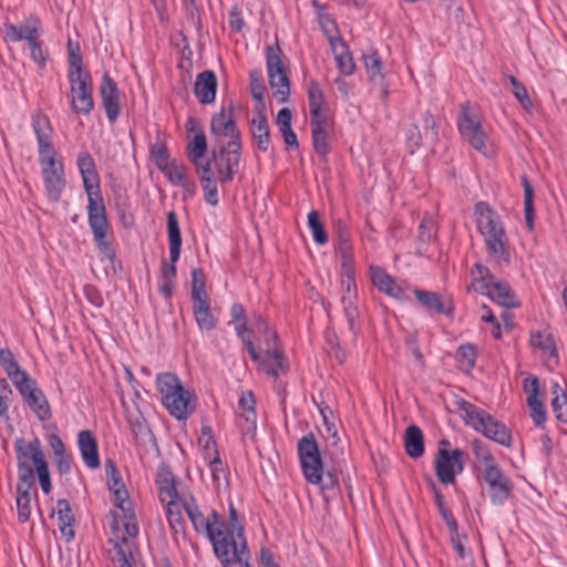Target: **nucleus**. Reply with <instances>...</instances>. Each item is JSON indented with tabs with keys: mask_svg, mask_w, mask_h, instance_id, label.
I'll list each match as a JSON object with an SVG mask.
<instances>
[{
	"mask_svg": "<svg viewBox=\"0 0 567 567\" xmlns=\"http://www.w3.org/2000/svg\"><path fill=\"white\" fill-rule=\"evenodd\" d=\"M530 344L533 348L542 351L546 364L551 367L557 364L558 357L551 333L548 331H538L530 334Z\"/></svg>",
	"mask_w": 567,
	"mask_h": 567,
	"instance_id": "35",
	"label": "nucleus"
},
{
	"mask_svg": "<svg viewBox=\"0 0 567 567\" xmlns=\"http://www.w3.org/2000/svg\"><path fill=\"white\" fill-rule=\"evenodd\" d=\"M483 295L504 308H516L519 306V301L515 292L508 284L504 281L495 280Z\"/></svg>",
	"mask_w": 567,
	"mask_h": 567,
	"instance_id": "32",
	"label": "nucleus"
},
{
	"mask_svg": "<svg viewBox=\"0 0 567 567\" xmlns=\"http://www.w3.org/2000/svg\"><path fill=\"white\" fill-rule=\"evenodd\" d=\"M405 452L410 457L417 458L424 453L423 434L419 426L411 425L406 429L404 437Z\"/></svg>",
	"mask_w": 567,
	"mask_h": 567,
	"instance_id": "44",
	"label": "nucleus"
},
{
	"mask_svg": "<svg viewBox=\"0 0 567 567\" xmlns=\"http://www.w3.org/2000/svg\"><path fill=\"white\" fill-rule=\"evenodd\" d=\"M308 226L311 230L313 240L318 245H324L328 243V235L324 230L322 223L320 221V216L317 210H311L308 214Z\"/></svg>",
	"mask_w": 567,
	"mask_h": 567,
	"instance_id": "55",
	"label": "nucleus"
},
{
	"mask_svg": "<svg viewBox=\"0 0 567 567\" xmlns=\"http://www.w3.org/2000/svg\"><path fill=\"white\" fill-rule=\"evenodd\" d=\"M210 131L216 137H227L229 141L240 142V132L236 125L231 106L223 107L213 115Z\"/></svg>",
	"mask_w": 567,
	"mask_h": 567,
	"instance_id": "22",
	"label": "nucleus"
},
{
	"mask_svg": "<svg viewBox=\"0 0 567 567\" xmlns=\"http://www.w3.org/2000/svg\"><path fill=\"white\" fill-rule=\"evenodd\" d=\"M310 128L315 151L319 155H326L329 152V137L333 130L332 115L310 117Z\"/></svg>",
	"mask_w": 567,
	"mask_h": 567,
	"instance_id": "21",
	"label": "nucleus"
},
{
	"mask_svg": "<svg viewBox=\"0 0 567 567\" xmlns=\"http://www.w3.org/2000/svg\"><path fill=\"white\" fill-rule=\"evenodd\" d=\"M156 386L162 403L168 413L177 420H186L195 409L194 394L185 389L178 377L171 372H162L156 377Z\"/></svg>",
	"mask_w": 567,
	"mask_h": 567,
	"instance_id": "2",
	"label": "nucleus"
},
{
	"mask_svg": "<svg viewBox=\"0 0 567 567\" xmlns=\"http://www.w3.org/2000/svg\"><path fill=\"white\" fill-rule=\"evenodd\" d=\"M235 331L237 337L245 344L251 360L258 359V351L254 346L252 339L250 337V331L248 329L247 320L235 322Z\"/></svg>",
	"mask_w": 567,
	"mask_h": 567,
	"instance_id": "56",
	"label": "nucleus"
},
{
	"mask_svg": "<svg viewBox=\"0 0 567 567\" xmlns=\"http://www.w3.org/2000/svg\"><path fill=\"white\" fill-rule=\"evenodd\" d=\"M151 155L159 169L172 161L166 145L162 142H156L151 146Z\"/></svg>",
	"mask_w": 567,
	"mask_h": 567,
	"instance_id": "62",
	"label": "nucleus"
},
{
	"mask_svg": "<svg viewBox=\"0 0 567 567\" xmlns=\"http://www.w3.org/2000/svg\"><path fill=\"white\" fill-rule=\"evenodd\" d=\"M198 443L203 449V458L205 462L209 461V458H215V456H219L214 436H199Z\"/></svg>",
	"mask_w": 567,
	"mask_h": 567,
	"instance_id": "64",
	"label": "nucleus"
},
{
	"mask_svg": "<svg viewBox=\"0 0 567 567\" xmlns=\"http://www.w3.org/2000/svg\"><path fill=\"white\" fill-rule=\"evenodd\" d=\"M411 288L402 279H394L386 295L398 300H409L411 298Z\"/></svg>",
	"mask_w": 567,
	"mask_h": 567,
	"instance_id": "61",
	"label": "nucleus"
},
{
	"mask_svg": "<svg viewBox=\"0 0 567 567\" xmlns=\"http://www.w3.org/2000/svg\"><path fill=\"white\" fill-rule=\"evenodd\" d=\"M457 126L461 136L477 152L493 156L495 148L482 125V116L476 106L470 103L461 105Z\"/></svg>",
	"mask_w": 567,
	"mask_h": 567,
	"instance_id": "6",
	"label": "nucleus"
},
{
	"mask_svg": "<svg viewBox=\"0 0 567 567\" xmlns=\"http://www.w3.org/2000/svg\"><path fill=\"white\" fill-rule=\"evenodd\" d=\"M524 391L527 394V405L530 409V416L536 425L546 421V411L539 399V381L535 375H528L524 380Z\"/></svg>",
	"mask_w": 567,
	"mask_h": 567,
	"instance_id": "25",
	"label": "nucleus"
},
{
	"mask_svg": "<svg viewBox=\"0 0 567 567\" xmlns=\"http://www.w3.org/2000/svg\"><path fill=\"white\" fill-rule=\"evenodd\" d=\"M363 62L369 80L375 85L384 86L383 62L375 51H369L363 55Z\"/></svg>",
	"mask_w": 567,
	"mask_h": 567,
	"instance_id": "43",
	"label": "nucleus"
},
{
	"mask_svg": "<svg viewBox=\"0 0 567 567\" xmlns=\"http://www.w3.org/2000/svg\"><path fill=\"white\" fill-rule=\"evenodd\" d=\"M217 79L213 71L200 72L194 83V93L203 104H210L216 99Z\"/></svg>",
	"mask_w": 567,
	"mask_h": 567,
	"instance_id": "29",
	"label": "nucleus"
},
{
	"mask_svg": "<svg viewBox=\"0 0 567 567\" xmlns=\"http://www.w3.org/2000/svg\"><path fill=\"white\" fill-rule=\"evenodd\" d=\"M474 213L477 229L483 237L505 230L501 216L487 203H477Z\"/></svg>",
	"mask_w": 567,
	"mask_h": 567,
	"instance_id": "18",
	"label": "nucleus"
},
{
	"mask_svg": "<svg viewBox=\"0 0 567 567\" xmlns=\"http://www.w3.org/2000/svg\"><path fill=\"white\" fill-rule=\"evenodd\" d=\"M111 517L110 526L115 537V544L120 543L130 549L127 539L136 537L140 530L134 511L112 513Z\"/></svg>",
	"mask_w": 567,
	"mask_h": 567,
	"instance_id": "17",
	"label": "nucleus"
},
{
	"mask_svg": "<svg viewBox=\"0 0 567 567\" xmlns=\"http://www.w3.org/2000/svg\"><path fill=\"white\" fill-rule=\"evenodd\" d=\"M292 113L288 107L281 109L277 114V125L287 146L298 147V138L291 128Z\"/></svg>",
	"mask_w": 567,
	"mask_h": 567,
	"instance_id": "46",
	"label": "nucleus"
},
{
	"mask_svg": "<svg viewBox=\"0 0 567 567\" xmlns=\"http://www.w3.org/2000/svg\"><path fill=\"white\" fill-rule=\"evenodd\" d=\"M58 519V527L65 538L66 542H71L74 538V516L72 514L71 505L69 501L62 498L56 502L54 511Z\"/></svg>",
	"mask_w": 567,
	"mask_h": 567,
	"instance_id": "37",
	"label": "nucleus"
},
{
	"mask_svg": "<svg viewBox=\"0 0 567 567\" xmlns=\"http://www.w3.org/2000/svg\"><path fill=\"white\" fill-rule=\"evenodd\" d=\"M483 477L488 486V496L494 505H503L511 496L513 483L499 465L489 466L483 471Z\"/></svg>",
	"mask_w": 567,
	"mask_h": 567,
	"instance_id": "16",
	"label": "nucleus"
},
{
	"mask_svg": "<svg viewBox=\"0 0 567 567\" xmlns=\"http://www.w3.org/2000/svg\"><path fill=\"white\" fill-rule=\"evenodd\" d=\"M199 176V181L205 194V200L212 205L217 206L219 203L218 199V189L216 185V181L214 179V174L212 168H205L204 171L196 172Z\"/></svg>",
	"mask_w": 567,
	"mask_h": 567,
	"instance_id": "49",
	"label": "nucleus"
},
{
	"mask_svg": "<svg viewBox=\"0 0 567 567\" xmlns=\"http://www.w3.org/2000/svg\"><path fill=\"white\" fill-rule=\"evenodd\" d=\"M477 351L473 344H464L457 349V360L460 365L465 370L474 368L476 362Z\"/></svg>",
	"mask_w": 567,
	"mask_h": 567,
	"instance_id": "60",
	"label": "nucleus"
},
{
	"mask_svg": "<svg viewBox=\"0 0 567 567\" xmlns=\"http://www.w3.org/2000/svg\"><path fill=\"white\" fill-rule=\"evenodd\" d=\"M76 165L83 181L84 190L87 195V218L93 233L94 243L106 258L113 259L115 252L107 239L111 226L100 189V177L95 162L92 155L84 151L79 153Z\"/></svg>",
	"mask_w": 567,
	"mask_h": 567,
	"instance_id": "1",
	"label": "nucleus"
},
{
	"mask_svg": "<svg viewBox=\"0 0 567 567\" xmlns=\"http://www.w3.org/2000/svg\"><path fill=\"white\" fill-rule=\"evenodd\" d=\"M298 457L306 481L313 485H321L323 489L333 487L338 478L331 472L323 475V464L318 443L312 433L303 435L297 445Z\"/></svg>",
	"mask_w": 567,
	"mask_h": 567,
	"instance_id": "3",
	"label": "nucleus"
},
{
	"mask_svg": "<svg viewBox=\"0 0 567 567\" xmlns=\"http://www.w3.org/2000/svg\"><path fill=\"white\" fill-rule=\"evenodd\" d=\"M484 238L487 254L499 267H507L511 264L512 249L506 230L488 235Z\"/></svg>",
	"mask_w": 567,
	"mask_h": 567,
	"instance_id": "20",
	"label": "nucleus"
},
{
	"mask_svg": "<svg viewBox=\"0 0 567 567\" xmlns=\"http://www.w3.org/2000/svg\"><path fill=\"white\" fill-rule=\"evenodd\" d=\"M182 506L197 533H204L216 550L217 544H224L225 538L220 537L219 515L216 511L210 512L212 519L200 511L195 497L192 494H182Z\"/></svg>",
	"mask_w": 567,
	"mask_h": 567,
	"instance_id": "7",
	"label": "nucleus"
},
{
	"mask_svg": "<svg viewBox=\"0 0 567 567\" xmlns=\"http://www.w3.org/2000/svg\"><path fill=\"white\" fill-rule=\"evenodd\" d=\"M69 51V74L68 75H76L87 73V71L82 68V56L80 53V48L78 44H73L71 41L68 43Z\"/></svg>",
	"mask_w": 567,
	"mask_h": 567,
	"instance_id": "58",
	"label": "nucleus"
},
{
	"mask_svg": "<svg viewBox=\"0 0 567 567\" xmlns=\"http://www.w3.org/2000/svg\"><path fill=\"white\" fill-rule=\"evenodd\" d=\"M227 546V544H217L216 550L214 551L221 565L230 566L238 564L240 567H251L249 563L250 551L247 542H243L241 545L238 544L230 548Z\"/></svg>",
	"mask_w": 567,
	"mask_h": 567,
	"instance_id": "23",
	"label": "nucleus"
},
{
	"mask_svg": "<svg viewBox=\"0 0 567 567\" xmlns=\"http://www.w3.org/2000/svg\"><path fill=\"white\" fill-rule=\"evenodd\" d=\"M435 223L431 215L425 214L419 226L416 251L420 256L426 254V247L434 237Z\"/></svg>",
	"mask_w": 567,
	"mask_h": 567,
	"instance_id": "47",
	"label": "nucleus"
},
{
	"mask_svg": "<svg viewBox=\"0 0 567 567\" xmlns=\"http://www.w3.org/2000/svg\"><path fill=\"white\" fill-rule=\"evenodd\" d=\"M56 155V152L39 155L44 188L49 199L53 203L60 200L65 187L63 164Z\"/></svg>",
	"mask_w": 567,
	"mask_h": 567,
	"instance_id": "9",
	"label": "nucleus"
},
{
	"mask_svg": "<svg viewBox=\"0 0 567 567\" xmlns=\"http://www.w3.org/2000/svg\"><path fill=\"white\" fill-rule=\"evenodd\" d=\"M251 134L261 152H267L270 144V135L267 116L262 111H258L251 120Z\"/></svg>",
	"mask_w": 567,
	"mask_h": 567,
	"instance_id": "40",
	"label": "nucleus"
},
{
	"mask_svg": "<svg viewBox=\"0 0 567 567\" xmlns=\"http://www.w3.org/2000/svg\"><path fill=\"white\" fill-rule=\"evenodd\" d=\"M307 97L310 117L331 115L321 85L316 80L307 83Z\"/></svg>",
	"mask_w": 567,
	"mask_h": 567,
	"instance_id": "33",
	"label": "nucleus"
},
{
	"mask_svg": "<svg viewBox=\"0 0 567 567\" xmlns=\"http://www.w3.org/2000/svg\"><path fill=\"white\" fill-rule=\"evenodd\" d=\"M100 92L109 121H116L121 113L118 90L116 83L110 78V75L104 74L100 86Z\"/></svg>",
	"mask_w": 567,
	"mask_h": 567,
	"instance_id": "26",
	"label": "nucleus"
},
{
	"mask_svg": "<svg viewBox=\"0 0 567 567\" xmlns=\"http://www.w3.org/2000/svg\"><path fill=\"white\" fill-rule=\"evenodd\" d=\"M168 181L177 186H181L187 193H194L196 186L187 176V168L178 164L176 161H171L161 168Z\"/></svg>",
	"mask_w": 567,
	"mask_h": 567,
	"instance_id": "36",
	"label": "nucleus"
},
{
	"mask_svg": "<svg viewBox=\"0 0 567 567\" xmlns=\"http://www.w3.org/2000/svg\"><path fill=\"white\" fill-rule=\"evenodd\" d=\"M523 186H524V209H525V219L528 229H533L534 227V190L526 177H523Z\"/></svg>",
	"mask_w": 567,
	"mask_h": 567,
	"instance_id": "53",
	"label": "nucleus"
},
{
	"mask_svg": "<svg viewBox=\"0 0 567 567\" xmlns=\"http://www.w3.org/2000/svg\"><path fill=\"white\" fill-rule=\"evenodd\" d=\"M460 411L465 424L473 427L476 432L482 433L487 439L503 446L508 447L512 445V435L507 427L481 408L463 402Z\"/></svg>",
	"mask_w": 567,
	"mask_h": 567,
	"instance_id": "5",
	"label": "nucleus"
},
{
	"mask_svg": "<svg viewBox=\"0 0 567 567\" xmlns=\"http://www.w3.org/2000/svg\"><path fill=\"white\" fill-rule=\"evenodd\" d=\"M370 274H371V280L373 285L382 292L386 293L390 289V286L392 285L393 278L388 272H385L383 269L371 266L370 267Z\"/></svg>",
	"mask_w": 567,
	"mask_h": 567,
	"instance_id": "59",
	"label": "nucleus"
},
{
	"mask_svg": "<svg viewBox=\"0 0 567 567\" xmlns=\"http://www.w3.org/2000/svg\"><path fill=\"white\" fill-rule=\"evenodd\" d=\"M282 53L279 47H268L266 54V65L269 85L272 95L278 102L284 103L290 94V82L288 69L282 61Z\"/></svg>",
	"mask_w": 567,
	"mask_h": 567,
	"instance_id": "8",
	"label": "nucleus"
},
{
	"mask_svg": "<svg viewBox=\"0 0 567 567\" xmlns=\"http://www.w3.org/2000/svg\"><path fill=\"white\" fill-rule=\"evenodd\" d=\"M250 92L255 100L262 102L265 94V84L260 71L254 70L250 72Z\"/></svg>",
	"mask_w": 567,
	"mask_h": 567,
	"instance_id": "63",
	"label": "nucleus"
},
{
	"mask_svg": "<svg viewBox=\"0 0 567 567\" xmlns=\"http://www.w3.org/2000/svg\"><path fill=\"white\" fill-rule=\"evenodd\" d=\"M70 106L73 113L89 115L94 107L93 83L90 73L68 75Z\"/></svg>",
	"mask_w": 567,
	"mask_h": 567,
	"instance_id": "10",
	"label": "nucleus"
},
{
	"mask_svg": "<svg viewBox=\"0 0 567 567\" xmlns=\"http://www.w3.org/2000/svg\"><path fill=\"white\" fill-rule=\"evenodd\" d=\"M0 367L12 384L23 379L29 373L23 370L9 348L0 349Z\"/></svg>",
	"mask_w": 567,
	"mask_h": 567,
	"instance_id": "41",
	"label": "nucleus"
},
{
	"mask_svg": "<svg viewBox=\"0 0 567 567\" xmlns=\"http://www.w3.org/2000/svg\"><path fill=\"white\" fill-rule=\"evenodd\" d=\"M412 293L425 309L437 313L445 312L444 302L441 295L437 292L423 289H413Z\"/></svg>",
	"mask_w": 567,
	"mask_h": 567,
	"instance_id": "48",
	"label": "nucleus"
},
{
	"mask_svg": "<svg viewBox=\"0 0 567 567\" xmlns=\"http://www.w3.org/2000/svg\"><path fill=\"white\" fill-rule=\"evenodd\" d=\"M192 301L199 299H207L206 281L204 271L200 268H195L192 271Z\"/></svg>",
	"mask_w": 567,
	"mask_h": 567,
	"instance_id": "54",
	"label": "nucleus"
},
{
	"mask_svg": "<svg viewBox=\"0 0 567 567\" xmlns=\"http://www.w3.org/2000/svg\"><path fill=\"white\" fill-rule=\"evenodd\" d=\"M156 483L158 485L161 502L181 497V494L176 491L174 474L166 466L158 468Z\"/></svg>",
	"mask_w": 567,
	"mask_h": 567,
	"instance_id": "42",
	"label": "nucleus"
},
{
	"mask_svg": "<svg viewBox=\"0 0 567 567\" xmlns=\"http://www.w3.org/2000/svg\"><path fill=\"white\" fill-rule=\"evenodd\" d=\"M258 320L260 324L264 326L265 331L268 333V336L266 337L268 342V349L264 353L258 352V359L252 361L258 363L259 369L264 371L266 374L272 378H278L281 374L287 373L289 369L288 359L286 358L282 350H280L276 346H270V338L276 340L277 336L275 332L268 329V326L266 324V322L261 320L260 317L258 318Z\"/></svg>",
	"mask_w": 567,
	"mask_h": 567,
	"instance_id": "13",
	"label": "nucleus"
},
{
	"mask_svg": "<svg viewBox=\"0 0 567 567\" xmlns=\"http://www.w3.org/2000/svg\"><path fill=\"white\" fill-rule=\"evenodd\" d=\"M241 142L229 141L213 153V164L216 177L220 183H229L238 171Z\"/></svg>",
	"mask_w": 567,
	"mask_h": 567,
	"instance_id": "11",
	"label": "nucleus"
},
{
	"mask_svg": "<svg viewBox=\"0 0 567 567\" xmlns=\"http://www.w3.org/2000/svg\"><path fill=\"white\" fill-rule=\"evenodd\" d=\"M473 453L483 466V471L489 468V466L498 465L487 445L478 440L473 442Z\"/></svg>",
	"mask_w": 567,
	"mask_h": 567,
	"instance_id": "57",
	"label": "nucleus"
},
{
	"mask_svg": "<svg viewBox=\"0 0 567 567\" xmlns=\"http://www.w3.org/2000/svg\"><path fill=\"white\" fill-rule=\"evenodd\" d=\"M13 385L28 406L41 421H47L51 417L49 402L35 379L28 374Z\"/></svg>",
	"mask_w": 567,
	"mask_h": 567,
	"instance_id": "12",
	"label": "nucleus"
},
{
	"mask_svg": "<svg viewBox=\"0 0 567 567\" xmlns=\"http://www.w3.org/2000/svg\"><path fill=\"white\" fill-rule=\"evenodd\" d=\"M220 527H225V530L220 528V537L225 538L224 544H227L228 548L235 545H241L243 542H247L245 536V527L238 518L237 511L234 505L229 506V524L226 527L225 523H220Z\"/></svg>",
	"mask_w": 567,
	"mask_h": 567,
	"instance_id": "30",
	"label": "nucleus"
},
{
	"mask_svg": "<svg viewBox=\"0 0 567 567\" xmlns=\"http://www.w3.org/2000/svg\"><path fill=\"white\" fill-rule=\"evenodd\" d=\"M243 417L249 425L256 424L255 398L250 391L244 392L238 402Z\"/></svg>",
	"mask_w": 567,
	"mask_h": 567,
	"instance_id": "52",
	"label": "nucleus"
},
{
	"mask_svg": "<svg viewBox=\"0 0 567 567\" xmlns=\"http://www.w3.org/2000/svg\"><path fill=\"white\" fill-rule=\"evenodd\" d=\"M31 122L38 142L39 155L56 152L52 143L53 127L49 116L42 111H37L33 113Z\"/></svg>",
	"mask_w": 567,
	"mask_h": 567,
	"instance_id": "19",
	"label": "nucleus"
},
{
	"mask_svg": "<svg viewBox=\"0 0 567 567\" xmlns=\"http://www.w3.org/2000/svg\"><path fill=\"white\" fill-rule=\"evenodd\" d=\"M330 44L340 73L346 76L353 74L355 65L346 42L331 38Z\"/></svg>",
	"mask_w": 567,
	"mask_h": 567,
	"instance_id": "38",
	"label": "nucleus"
},
{
	"mask_svg": "<svg viewBox=\"0 0 567 567\" xmlns=\"http://www.w3.org/2000/svg\"><path fill=\"white\" fill-rule=\"evenodd\" d=\"M186 130L188 133H194V136L189 140L186 147L189 162L194 165L196 172L212 168L210 162L205 159L207 140L204 131L198 127L197 121L193 117L187 120Z\"/></svg>",
	"mask_w": 567,
	"mask_h": 567,
	"instance_id": "15",
	"label": "nucleus"
},
{
	"mask_svg": "<svg viewBox=\"0 0 567 567\" xmlns=\"http://www.w3.org/2000/svg\"><path fill=\"white\" fill-rule=\"evenodd\" d=\"M24 477H19V482L17 484V507H18V517L20 522L24 523L30 518L31 514V499L32 493L31 482H30V471H25Z\"/></svg>",
	"mask_w": 567,
	"mask_h": 567,
	"instance_id": "31",
	"label": "nucleus"
},
{
	"mask_svg": "<svg viewBox=\"0 0 567 567\" xmlns=\"http://www.w3.org/2000/svg\"><path fill=\"white\" fill-rule=\"evenodd\" d=\"M193 315L202 331H212L217 327L218 319L214 315L209 298L193 301Z\"/></svg>",
	"mask_w": 567,
	"mask_h": 567,
	"instance_id": "34",
	"label": "nucleus"
},
{
	"mask_svg": "<svg viewBox=\"0 0 567 567\" xmlns=\"http://www.w3.org/2000/svg\"><path fill=\"white\" fill-rule=\"evenodd\" d=\"M464 453L460 449H440L435 460V472L443 484H452L464 470Z\"/></svg>",
	"mask_w": 567,
	"mask_h": 567,
	"instance_id": "14",
	"label": "nucleus"
},
{
	"mask_svg": "<svg viewBox=\"0 0 567 567\" xmlns=\"http://www.w3.org/2000/svg\"><path fill=\"white\" fill-rule=\"evenodd\" d=\"M551 394V408L555 417L563 423H567V394L558 383L553 384Z\"/></svg>",
	"mask_w": 567,
	"mask_h": 567,
	"instance_id": "51",
	"label": "nucleus"
},
{
	"mask_svg": "<svg viewBox=\"0 0 567 567\" xmlns=\"http://www.w3.org/2000/svg\"><path fill=\"white\" fill-rule=\"evenodd\" d=\"M39 28L40 20L35 17H29L20 24L6 23V38L11 42L25 40L30 43L37 39Z\"/></svg>",
	"mask_w": 567,
	"mask_h": 567,
	"instance_id": "27",
	"label": "nucleus"
},
{
	"mask_svg": "<svg viewBox=\"0 0 567 567\" xmlns=\"http://www.w3.org/2000/svg\"><path fill=\"white\" fill-rule=\"evenodd\" d=\"M166 507V517L169 524V527L174 534H178L184 532V519L182 516V496L173 499H167L163 502Z\"/></svg>",
	"mask_w": 567,
	"mask_h": 567,
	"instance_id": "45",
	"label": "nucleus"
},
{
	"mask_svg": "<svg viewBox=\"0 0 567 567\" xmlns=\"http://www.w3.org/2000/svg\"><path fill=\"white\" fill-rule=\"evenodd\" d=\"M471 276L473 278V287L480 293H484L485 290L488 289L489 285L495 281L491 270L482 264L474 265L471 269Z\"/></svg>",
	"mask_w": 567,
	"mask_h": 567,
	"instance_id": "50",
	"label": "nucleus"
},
{
	"mask_svg": "<svg viewBox=\"0 0 567 567\" xmlns=\"http://www.w3.org/2000/svg\"><path fill=\"white\" fill-rule=\"evenodd\" d=\"M167 236L169 244V259L177 262L181 256L182 234L177 215L174 210L167 214Z\"/></svg>",
	"mask_w": 567,
	"mask_h": 567,
	"instance_id": "39",
	"label": "nucleus"
},
{
	"mask_svg": "<svg viewBox=\"0 0 567 567\" xmlns=\"http://www.w3.org/2000/svg\"><path fill=\"white\" fill-rule=\"evenodd\" d=\"M343 295L341 297V303L343 307V313L347 318L349 330L355 336L357 323L359 311L357 308V286L354 279L351 276H347L342 279Z\"/></svg>",
	"mask_w": 567,
	"mask_h": 567,
	"instance_id": "24",
	"label": "nucleus"
},
{
	"mask_svg": "<svg viewBox=\"0 0 567 567\" xmlns=\"http://www.w3.org/2000/svg\"><path fill=\"white\" fill-rule=\"evenodd\" d=\"M16 451L18 458L19 477L25 476V471H30V482L32 483L34 472L38 475L41 489L49 494L52 489L51 478L44 453L41 449L39 439L25 443L24 440L16 441Z\"/></svg>",
	"mask_w": 567,
	"mask_h": 567,
	"instance_id": "4",
	"label": "nucleus"
},
{
	"mask_svg": "<svg viewBox=\"0 0 567 567\" xmlns=\"http://www.w3.org/2000/svg\"><path fill=\"white\" fill-rule=\"evenodd\" d=\"M78 447L84 464L89 468L95 470L100 467L97 441L91 431L83 430L78 434Z\"/></svg>",
	"mask_w": 567,
	"mask_h": 567,
	"instance_id": "28",
	"label": "nucleus"
}]
</instances>
